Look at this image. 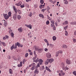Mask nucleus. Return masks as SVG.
Instances as JSON below:
<instances>
[{"instance_id":"obj_1","label":"nucleus","mask_w":76,"mask_h":76,"mask_svg":"<svg viewBox=\"0 0 76 76\" xmlns=\"http://www.w3.org/2000/svg\"><path fill=\"white\" fill-rule=\"evenodd\" d=\"M3 16L5 19H7L9 18L8 14H3Z\"/></svg>"},{"instance_id":"obj_2","label":"nucleus","mask_w":76,"mask_h":76,"mask_svg":"<svg viewBox=\"0 0 76 76\" xmlns=\"http://www.w3.org/2000/svg\"><path fill=\"white\" fill-rule=\"evenodd\" d=\"M13 18L14 20L16 19L17 18V13H15L13 15Z\"/></svg>"},{"instance_id":"obj_3","label":"nucleus","mask_w":76,"mask_h":76,"mask_svg":"<svg viewBox=\"0 0 76 76\" xmlns=\"http://www.w3.org/2000/svg\"><path fill=\"white\" fill-rule=\"evenodd\" d=\"M36 65L34 63H33V66L32 68H31V70H34L35 69V66Z\"/></svg>"},{"instance_id":"obj_4","label":"nucleus","mask_w":76,"mask_h":76,"mask_svg":"<svg viewBox=\"0 0 76 76\" xmlns=\"http://www.w3.org/2000/svg\"><path fill=\"white\" fill-rule=\"evenodd\" d=\"M18 31L20 33H21L23 31V29L22 27H20V28L18 29Z\"/></svg>"},{"instance_id":"obj_5","label":"nucleus","mask_w":76,"mask_h":76,"mask_svg":"<svg viewBox=\"0 0 76 76\" xmlns=\"http://www.w3.org/2000/svg\"><path fill=\"white\" fill-rule=\"evenodd\" d=\"M66 63L67 64H71L70 60L67 59L66 60Z\"/></svg>"},{"instance_id":"obj_6","label":"nucleus","mask_w":76,"mask_h":76,"mask_svg":"<svg viewBox=\"0 0 76 76\" xmlns=\"http://www.w3.org/2000/svg\"><path fill=\"white\" fill-rule=\"evenodd\" d=\"M25 26H26V27H27V28H29L30 29H32V25H28L27 24H26Z\"/></svg>"},{"instance_id":"obj_7","label":"nucleus","mask_w":76,"mask_h":76,"mask_svg":"<svg viewBox=\"0 0 76 76\" xmlns=\"http://www.w3.org/2000/svg\"><path fill=\"white\" fill-rule=\"evenodd\" d=\"M46 56L48 58H50L51 57V54L49 53H47Z\"/></svg>"},{"instance_id":"obj_8","label":"nucleus","mask_w":76,"mask_h":76,"mask_svg":"<svg viewBox=\"0 0 76 76\" xmlns=\"http://www.w3.org/2000/svg\"><path fill=\"white\" fill-rule=\"evenodd\" d=\"M9 38V36L7 35H5V37H4L3 38V39L4 40H5L6 39H8Z\"/></svg>"},{"instance_id":"obj_9","label":"nucleus","mask_w":76,"mask_h":76,"mask_svg":"<svg viewBox=\"0 0 76 76\" xmlns=\"http://www.w3.org/2000/svg\"><path fill=\"white\" fill-rule=\"evenodd\" d=\"M39 73V70L38 69H35L34 71V73L35 74H38Z\"/></svg>"},{"instance_id":"obj_10","label":"nucleus","mask_w":76,"mask_h":76,"mask_svg":"<svg viewBox=\"0 0 76 76\" xmlns=\"http://www.w3.org/2000/svg\"><path fill=\"white\" fill-rule=\"evenodd\" d=\"M49 62V59H47V60L45 61V64L46 65H47L48 64V62Z\"/></svg>"},{"instance_id":"obj_11","label":"nucleus","mask_w":76,"mask_h":76,"mask_svg":"<svg viewBox=\"0 0 76 76\" xmlns=\"http://www.w3.org/2000/svg\"><path fill=\"white\" fill-rule=\"evenodd\" d=\"M13 9L15 11V13H18V12L17 11V9L16 8V7H15V6H14L13 7Z\"/></svg>"},{"instance_id":"obj_12","label":"nucleus","mask_w":76,"mask_h":76,"mask_svg":"<svg viewBox=\"0 0 76 76\" xmlns=\"http://www.w3.org/2000/svg\"><path fill=\"white\" fill-rule=\"evenodd\" d=\"M33 62H35V63H37L39 62V58H37V59L33 61Z\"/></svg>"},{"instance_id":"obj_13","label":"nucleus","mask_w":76,"mask_h":76,"mask_svg":"<svg viewBox=\"0 0 76 76\" xmlns=\"http://www.w3.org/2000/svg\"><path fill=\"white\" fill-rule=\"evenodd\" d=\"M39 17H40V18H43V19H44V15L42 14H39Z\"/></svg>"},{"instance_id":"obj_14","label":"nucleus","mask_w":76,"mask_h":76,"mask_svg":"<svg viewBox=\"0 0 76 76\" xmlns=\"http://www.w3.org/2000/svg\"><path fill=\"white\" fill-rule=\"evenodd\" d=\"M70 25H76V21L71 22L70 23Z\"/></svg>"},{"instance_id":"obj_15","label":"nucleus","mask_w":76,"mask_h":76,"mask_svg":"<svg viewBox=\"0 0 76 76\" xmlns=\"http://www.w3.org/2000/svg\"><path fill=\"white\" fill-rule=\"evenodd\" d=\"M54 61V59H49V62L50 63H51L53 62Z\"/></svg>"},{"instance_id":"obj_16","label":"nucleus","mask_w":76,"mask_h":76,"mask_svg":"<svg viewBox=\"0 0 76 76\" xmlns=\"http://www.w3.org/2000/svg\"><path fill=\"white\" fill-rule=\"evenodd\" d=\"M62 47L63 48H67V46L66 45H63Z\"/></svg>"},{"instance_id":"obj_17","label":"nucleus","mask_w":76,"mask_h":76,"mask_svg":"<svg viewBox=\"0 0 76 76\" xmlns=\"http://www.w3.org/2000/svg\"><path fill=\"white\" fill-rule=\"evenodd\" d=\"M60 73L62 75H63V76L65 75V73H64V72L62 70L60 71Z\"/></svg>"},{"instance_id":"obj_18","label":"nucleus","mask_w":76,"mask_h":76,"mask_svg":"<svg viewBox=\"0 0 76 76\" xmlns=\"http://www.w3.org/2000/svg\"><path fill=\"white\" fill-rule=\"evenodd\" d=\"M44 6H45V5L41 4L39 6L40 8L42 9V8H44Z\"/></svg>"},{"instance_id":"obj_19","label":"nucleus","mask_w":76,"mask_h":76,"mask_svg":"<svg viewBox=\"0 0 76 76\" xmlns=\"http://www.w3.org/2000/svg\"><path fill=\"white\" fill-rule=\"evenodd\" d=\"M4 25L5 26H6L7 25V21H5L4 22Z\"/></svg>"},{"instance_id":"obj_20","label":"nucleus","mask_w":76,"mask_h":76,"mask_svg":"<svg viewBox=\"0 0 76 76\" xmlns=\"http://www.w3.org/2000/svg\"><path fill=\"white\" fill-rule=\"evenodd\" d=\"M68 22L66 20L65 21L64 23H63V25H64V24L65 25H67L68 24Z\"/></svg>"},{"instance_id":"obj_21","label":"nucleus","mask_w":76,"mask_h":76,"mask_svg":"<svg viewBox=\"0 0 76 76\" xmlns=\"http://www.w3.org/2000/svg\"><path fill=\"white\" fill-rule=\"evenodd\" d=\"M46 69L47 70H48V72H51V70H50V68H48V67L46 66Z\"/></svg>"},{"instance_id":"obj_22","label":"nucleus","mask_w":76,"mask_h":76,"mask_svg":"<svg viewBox=\"0 0 76 76\" xmlns=\"http://www.w3.org/2000/svg\"><path fill=\"white\" fill-rule=\"evenodd\" d=\"M14 47L15 45H13L11 47V50H13V49H14V48L15 49Z\"/></svg>"},{"instance_id":"obj_23","label":"nucleus","mask_w":76,"mask_h":76,"mask_svg":"<svg viewBox=\"0 0 76 76\" xmlns=\"http://www.w3.org/2000/svg\"><path fill=\"white\" fill-rule=\"evenodd\" d=\"M2 44L4 46V47H5V46H6V43L4 42H1Z\"/></svg>"},{"instance_id":"obj_24","label":"nucleus","mask_w":76,"mask_h":76,"mask_svg":"<svg viewBox=\"0 0 76 76\" xmlns=\"http://www.w3.org/2000/svg\"><path fill=\"white\" fill-rule=\"evenodd\" d=\"M42 49L40 48V49H38L37 50L38 52V53H41V51H42Z\"/></svg>"},{"instance_id":"obj_25","label":"nucleus","mask_w":76,"mask_h":76,"mask_svg":"<svg viewBox=\"0 0 76 76\" xmlns=\"http://www.w3.org/2000/svg\"><path fill=\"white\" fill-rule=\"evenodd\" d=\"M17 18L18 19H19V20L20 19H21V16L19 15H18L17 16Z\"/></svg>"},{"instance_id":"obj_26","label":"nucleus","mask_w":76,"mask_h":76,"mask_svg":"<svg viewBox=\"0 0 76 76\" xmlns=\"http://www.w3.org/2000/svg\"><path fill=\"white\" fill-rule=\"evenodd\" d=\"M56 39L57 38H56V37L55 36H53V41H56Z\"/></svg>"},{"instance_id":"obj_27","label":"nucleus","mask_w":76,"mask_h":76,"mask_svg":"<svg viewBox=\"0 0 76 76\" xmlns=\"http://www.w3.org/2000/svg\"><path fill=\"white\" fill-rule=\"evenodd\" d=\"M39 62L43 63V61L42 60V59H39Z\"/></svg>"},{"instance_id":"obj_28","label":"nucleus","mask_w":76,"mask_h":76,"mask_svg":"<svg viewBox=\"0 0 76 76\" xmlns=\"http://www.w3.org/2000/svg\"><path fill=\"white\" fill-rule=\"evenodd\" d=\"M8 16H9V17H10L11 16V15H12V13H11V12H9L8 13Z\"/></svg>"},{"instance_id":"obj_29","label":"nucleus","mask_w":76,"mask_h":76,"mask_svg":"<svg viewBox=\"0 0 76 76\" xmlns=\"http://www.w3.org/2000/svg\"><path fill=\"white\" fill-rule=\"evenodd\" d=\"M64 3L65 4H67V3H68V1H67V0H64Z\"/></svg>"},{"instance_id":"obj_30","label":"nucleus","mask_w":76,"mask_h":76,"mask_svg":"<svg viewBox=\"0 0 76 76\" xmlns=\"http://www.w3.org/2000/svg\"><path fill=\"white\" fill-rule=\"evenodd\" d=\"M25 7H27V8H29V4H25Z\"/></svg>"},{"instance_id":"obj_31","label":"nucleus","mask_w":76,"mask_h":76,"mask_svg":"<svg viewBox=\"0 0 76 76\" xmlns=\"http://www.w3.org/2000/svg\"><path fill=\"white\" fill-rule=\"evenodd\" d=\"M10 34H11V36L12 38H14V34L13 33H12Z\"/></svg>"},{"instance_id":"obj_32","label":"nucleus","mask_w":76,"mask_h":76,"mask_svg":"<svg viewBox=\"0 0 76 76\" xmlns=\"http://www.w3.org/2000/svg\"><path fill=\"white\" fill-rule=\"evenodd\" d=\"M34 47L35 48V50H38V47H37L36 46H34Z\"/></svg>"},{"instance_id":"obj_33","label":"nucleus","mask_w":76,"mask_h":76,"mask_svg":"<svg viewBox=\"0 0 76 76\" xmlns=\"http://www.w3.org/2000/svg\"><path fill=\"white\" fill-rule=\"evenodd\" d=\"M9 72L10 74H12V70L11 69H9Z\"/></svg>"},{"instance_id":"obj_34","label":"nucleus","mask_w":76,"mask_h":76,"mask_svg":"<svg viewBox=\"0 0 76 76\" xmlns=\"http://www.w3.org/2000/svg\"><path fill=\"white\" fill-rule=\"evenodd\" d=\"M59 54V52H57L56 53V57H57V56H58Z\"/></svg>"},{"instance_id":"obj_35","label":"nucleus","mask_w":76,"mask_h":76,"mask_svg":"<svg viewBox=\"0 0 76 76\" xmlns=\"http://www.w3.org/2000/svg\"><path fill=\"white\" fill-rule=\"evenodd\" d=\"M19 6H20L22 4V2L21 1L19 2L18 3Z\"/></svg>"},{"instance_id":"obj_36","label":"nucleus","mask_w":76,"mask_h":76,"mask_svg":"<svg viewBox=\"0 0 76 76\" xmlns=\"http://www.w3.org/2000/svg\"><path fill=\"white\" fill-rule=\"evenodd\" d=\"M40 3L41 4H43L44 3V0H40Z\"/></svg>"},{"instance_id":"obj_37","label":"nucleus","mask_w":76,"mask_h":76,"mask_svg":"<svg viewBox=\"0 0 76 76\" xmlns=\"http://www.w3.org/2000/svg\"><path fill=\"white\" fill-rule=\"evenodd\" d=\"M50 10V7H49L47 6V11L48 12V11H49V10Z\"/></svg>"},{"instance_id":"obj_38","label":"nucleus","mask_w":76,"mask_h":76,"mask_svg":"<svg viewBox=\"0 0 76 76\" xmlns=\"http://www.w3.org/2000/svg\"><path fill=\"white\" fill-rule=\"evenodd\" d=\"M58 52H59V53L60 54H62V53H63V51H62V50H60L58 51Z\"/></svg>"},{"instance_id":"obj_39","label":"nucleus","mask_w":76,"mask_h":76,"mask_svg":"<svg viewBox=\"0 0 76 76\" xmlns=\"http://www.w3.org/2000/svg\"><path fill=\"white\" fill-rule=\"evenodd\" d=\"M65 35L66 36H67V35H68V32H67V31H65Z\"/></svg>"},{"instance_id":"obj_40","label":"nucleus","mask_w":76,"mask_h":76,"mask_svg":"<svg viewBox=\"0 0 76 76\" xmlns=\"http://www.w3.org/2000/svg\"><path fill=\"white\" fill-rule=\"evenodd\" d=\"M19 43L18 42L17 43H15V45L17 46H18V47H19Z\"/></svg>"},{"instance_id":"obj_41","label":"nucleus","mask_w":76,"mask_h":76,"mask_svg":"<svg viewBox=\"0 0 76 76\" xmlns=\"http://www.w3.org/2000/svg\"><path fill=\"white\" fill-rule=\"evenodd\" d=\"M47 10V9L46 8L45 9H44L42 10L41 11L42 12H44V11H45Z\"/></svg>"},{"instance_id":"obj_42","label":"nucleus","mask_w":76,"mask_h":76,"mask_svg":"<svg viewBox=\"0 0 76 76\" xmlns=\"http://www.w3.org/2000/svg\"><path fill=\"white\" fill-rule=\"evenodd\" d=\"M68 27V26H66L65 27H64V29L65 30H66L67 29V27Z\"/></svg>"},{"instance_id":"obj_43","label":"nucleus","mask_w":76,"mask_h":76,"mask_svg":"<svg viewBox=\"0 0 76 76\" xmlns=\"http://www.w3.org/2000/svg\"><path fill=\"white\" fill-rule=\"evenodd\" d=\"M37 58V56H35V57L33 58V60H35Z\"/></svg>"},{"instance_id":"obj_44","label":"nucleus","mask_w":76,"mask_h":76,"mask_svg":"<svg viewBox=\"0 0 76 76\" xmlns=\"http://www.w3.org/2000/svg\"><path fill=\"white\" fill-rule=\"evenodd\" d=\"M50 23V22L49 20H48L46 22V25H48Z\"/></svg>"},{"instance_id":"obj_45","label":"nucleus","mask_w":76,"mask_h":76,"mask_svg":"<svg viewBox=\"0 0 76 76\" xmlns=\"http://www.w3.org/2000/svg\"><path fill=\"white\" fill-rule=\"evenodd\" d=\"M54 21L53 20H52L51 21V23H52V24H54Z\"/></svg>"},{"instance_id":"obj_46","label":"nucleus","mask_w":76,"mask_h":76,"mask_svg":"<svg viewBox=\"0 0 76 76\" xmlns=\"http://www.w3.org/2000/svg\"><path fill=\"white\" fill-rule=\"evenodd\" d=\"M12 32V30L10 29L9 31V34H10Z\"/></svg>"},{"instance_id":"obj_47","label":"nucleus","mask_w":76,"mask_h":76,"mask_svg":"<svg viewBox=\"0 0 76 76\" xmlns=\"http://www.w3.org/2000/svg\"><path fill=\"white\" fill-rule=\"evenodd\" d=\"M18 47H23V45H20V43H19V45H18Z\"/></svg>"},{"instance_id":"obj_48","label":"nucleus","mask_w":76,"mask_h":76,"mask_svg":"<svg viewBox=\"0 0 76 76\" xmlns=\"http://www.w3.org/2000/svg\"><path fill=\"white\" fill-rule=\"evenodd\" d=\"M73 74L75 76H76V71H74L73 72Z\"/></svg>"},{"instance_id":"obj_49","label":"nucleus","mask_w":76,"mask_h":76,"mask_svg":"<svg viewBox=\"0 0 76 76\" xmlns=\"http://www.w3.org/2000/svg\"><path fill=\"white\" fill-rule=\"evenodd\" d=\"M48 48H45V51H46L47 52L48 51Z\"/></svg>"},{"instance_id":"obj_50","label":"nucleus","mask_w":76,"mask_h":76,"mask_svg":"<svg viewBox=\"0 0 76 76\" xmlns=\"http://www.w3.org/2000/svg\"><path fill=\"white\" fill-rule=\"evenodd\" d=\"M32 16V12H30L29 16H30V17H31Z\"/></svg>"},{"instance_id":"obj_51","label":"nucleus","mask_w":76,"mask_h":76,"mask_svg":"<svg viewBox=\"0 0 76 76\" xmlns=\"http://www.w3.org/2000/svg\"><path fill=\"white\" fill-rule=\"evenodd\" d=\"M34 54L35 56L37 55V54H36V52L35 51H34Z\"/></svg>"},{"instance_id":"obj_52","label":"nucleus","mask_w":76,"mask_h":76,"mask_svg":"<svg viewBox=\"0 0 76 76\" xmlns=\"http://www.w3.org/2000/svg\"><path fill=\"white\" fill-rule=\"evenodd\" d=\"M54 24H51V27H53V26H55L54 25Z\"/></svg>"},{"instance_id":"obj_53","label":"nucleus","mask_w":76,"mask_h":76,"mask_svg":"<svg viewBox=\"0 0 76 76\" xmlns=\"http://www.w3.org/2000/svg\"><path fill=\"white\" fill-rule=\"evenodd\" d=\"M27 56H28V53H26L25 54V57H27Z\"/></svg>"},{"instance_id":"obj_54","label":"nucleus","mask_w":76,"mask_h":76,"mask_svg":"<svg viewBox=\"0 0 76 76\" xmlns=\"http://www.w3.org/2000/svg\"><path fill=\"white\" fill-rule=\"evenodd\" d=\"M20 7L21 8H23V7H24V5L23 4V5H21L20 6Z\"/></svg>"},{"instance_id":"obj_55","label":"nucleus","mask_w":76,"mask_h":76,"mask_svg":"<svg viewBox=\"0 0 76 76\" xmlns=\"http://www.w3.org/2000/svg\"><path fill=\"white\" fill-rule=\"evenodd\" d=\"M25 62H26V60H25V59H24L23 60V64H25Z\"/></svg>"},{"instance_id":"obj_56","label":"nucleus","mask_w":76,"mask_h":76,"mask_svg":"<svg viewBox=\"0 0 76 76\" xmlns=\"http://www.w3.org/2000/svg\"><path fill=\"white\" fill-rule=\"evenodd\" d=\"M44 41L45 42H46V43L47 42H48V40H47V39H44Z\"/></svg>"},{"instance_id":"obj_57","label":"nucleus","mask_w":76,"mask_h":76,"mask_svg":"<svg viewBox=\"0 0 76 76\" xmlns=\"http://www.w3.org/2000/svg\"><path fill=\"white\" fill-rule=\"evenodd\" d=\"M53 29L54 30V31H55V30H56V26H53Z\"/></svg>"},{"instance_id":"obj_58","label":"nucleus","mask_w":76,"mask_h":76,"mask_svg":"<svg viewBox=\"0 0 76 76\" xmlns=\"http://www.w3.org/2000/svg\"><path fill=\"white\" fill-rule=\"evenodd\" d=\"M39 65V64L38 63L37 65V67H40V66Z\"/></svg>"},{"instance_id":"obj_59","label":"nucleus","mask_w":76,"mask_h":76,"mask_svg":"<svg viewBox=\"0 0 76 76\" xmlns=\"http://www.w3.org/2000/svg\"><path fill=\"white\" fill-rule=\"evenodd\" d=\"M22 62L21 61L20 62V65L21 66H22Z\"/></svg>"},{"instance_id":"obj_60","label":"nucleus","mask_w":76,"mask_h":76,"mask_svg":"<svg viewBox=\"0 0 76 76\" xmlns=\"http://www.w3.org/2000/svg\"><path fill=\"white\" fill-rule=\"evenodd\" d=\"M17 48V46L15 45V46H14V49H16Z\"/></svg>"},{"instance_id":"obj_61","label":"nucleus","mask_w":76,"mask_h":76,"mask_svg":"<svg viewBox=\"0 0 76 76\" xmlns=\"http://www.w3.org/2000/svg\"><path fill=\"white\" fill-rule=\"evenodd\" d=\"M50 46H51V47H52V48L54 47V45H53V44H51Z\"/></svg>"},{"instance_id":"obj_62","label":"nucleus","mask_w":76,"mask_h":76,"mask_svg":"<svg viewBox=\"0 0 76 76\" xmlns=\"http://www.w3.org/2000/svg\"><path fill=\"white\" fill-rule=\"evenodd\" d=\"M33 53L32 52H30V55H31V56H32Z\"/></svg>"},{"instance_id":"obj_63","label":"nucleus","mask_w":76,"mask_h":76,"mask_svg":"<svg viewBox=\"0 0 76 76\" xmlns=\"http://www.w3.org/2000/svg\"><path fill=\"white\" fill-rule=\"evenodd\" d=\"M73 42H76V39H74L73 40Z\"/></svg>"},{"instance_id":"obj_64","label":"nucleus","mask_w":76,"mask_h":76,"mask_svg":"<svg viewBox=\"0 0 76 76\" xmlns=\"http://www.w3.org/2000/svg\"><path fill=\"white\" fill-rule=\"evenodd\" d=\"M74 34L75 35H76V30L74 32Z\"/></svg>"}]
</instances>
